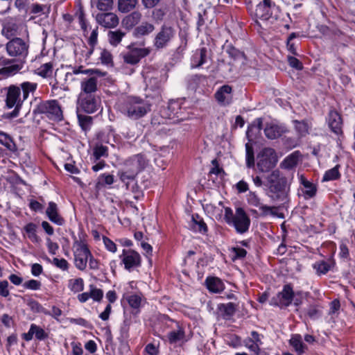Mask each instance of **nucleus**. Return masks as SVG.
<instances>
[{"label": "nucleus", "mask_w": 355, "mask_h": 355, "mask_svg": "<svg viewBox=\"0 0 355 355\" xmlns=\"http://www.w3.org/2000/svg\"><path fill=\"white\" fill-rule=\"evenodd\" d=\"M267 196L274 202L284 205L289 201L290 183L279 171L274 170L266 177Z\"/></svg>", "instance_id": "obj_1"}, {"label": "nucleus", "mask_w": 355, "mask_h": 355, "mask_svg": "<svg viewBox=\"0 0 355 355\" xmlns=\"http://www.w3.org/2000/svg\"><path fill=\"white\" fill-rule=\"evenodd\" d=\"M118 110L132 121L139 120L146 116L150 111L152 104L146 98L129 96L118 103Z\"/></svg>", "instance_id": "obj_2"}, {"label": "nucleus", "mask_w": 355, "mask_h": 355, "mask_svg": "<svg viewBox=\"0 0 355 355\" xmlns=\"http://www.w3.org/2000/svg\"><path fill=\"white\" fill-rule=\"evenodd\" d=\"M34 115L44 114L47 118L55 121L63 119L62 111L55 100L40 101L33 110Z\"/></svg>", "instance_id": "obj_3"}, {"label": "nucleus", "mask_w": 355, "mask_h": 355, "mask_svg": "<svg viewBox=\"0 0 355 355\" xmlns=\"http://www.w3.org/2000/svg\"><path fill=\"white\" fill-rule=\"evenodd\" d=\"M146 83V98L151 97L157 101L161 99L162 75L158 71H146L144 74Z\"/></svg>", "instance_id": "obj_4"}, {"label": "nucleus", "mask_w": 355, "mask_h": 355, "mask_svg": "<svg viewBox=\"0 0 355 355\" xmlns=\"http://www.w3.org/2000/svg\"><path fill=\"white\" fill-rule=\"evenodd\" d=\"M254 16L263 21L275 22L279 16V9L271 0H263L257 5Z\"/></svg>", "instance_id": "obj_5"}, {"label": "nucleus", "mask_w": 355, "mask_h": 355, "mask_svg": "<svg viewBox=\"0 0 355 355\" xmlns=\"http://www.w3.org/2000/svg\"><path fill=\"white\" fill-rule=\"evenodd\" d=\"M6 105L8 108L14 107L10 114L11 116L16 117L18 116L24 101L23 98H21L20 87L15 85H11L6 88Z\"/></svg>", "instance_id": "obj_6"}, {"label": "nucleus", "mask_w": 355, "mask_h": 355, "mask_svg": "<svg viewBox=\"0 0 355 355\" xmlns=\"http://www.w3.org/2000/svg\"><path fill=\"white\" fill-rule=\"evenodd\" d=\"M277 158L274 149L263 148L257 156V166L262 173L268 172L276 166Z\"/></svg>", "instance_id": "obj_7"}, {"label": "nucleus", "mask_w": 355, "mask_h": 355, "mask_svg": "<svg viewBox=\"0 0 355 355\" xmlns=\"http://www.w3.org/2000/svg\"><path fill=\"white\" fill-rule=\"evenodd\" d=\"M73 249L75 266L80 270H84L87 267L91 252L86 245L79 241L74 243Z\"/></svg>", "instance_id": "obj_8"}, {"label": "nucleus", "mask_w": 355, "mask_h": 355, "mask_svg": "<svg viewBox=\"0 0 355 355\" xmlns=\"http://www.w3.org/2000/svg\"><path fill=\"white\" fill-rule=\"evenodd\" d=\"M6 51L10 56L21 60L28 55V44L21 38L15 37L6 44Z\"/></svg>", "instance_id": "obj_9"}, {"label": "nucleus", "mask_w": 355, "mask_h": 355, "mask_svg": "<svg viewBox=\"0 0 355 355\" xmlns=\"http://www.w3.org/2000/svg\"><path fill=\"white\" fill-rule=\"evenodd\" d=\"M175 35V30L171 26L164 24L155 37L153 44L157 49L166 47Z\"/></svg>", "instance_id": "obj_10"}, {"label": "nucleus", "mask_w": 355, "mask_h": 355, "mask_svg": "<svg viewBox=\"0 0 355 355\" xmlns=\"http://www.w3.org/2000/svg\"><path fill=\"white\" fill-rule=\"evenodd\" d=\"M150 53L149 48H131L130 46L129 51L121 53V55L125 63L135 65L139 63L141 59L148 55Z\"/></svg>", "instance_id": "obj_11"}, {"label": "nucleus", "mask_w": 355, "mask_h": 355, "mask_svg": "<svg viewBox=\"0 0 355 355\" xmlns=\"http://www.w3.org/2000/svg\"><path fill=\"white\" fill-rule=\"evenodd\" d=\"M80 108L85 112L92 114L101 109V100L92 94H80L78 100Z\"/></svg>", "instance_id": "obj_12"}, {"label": "nucleus", "mask_w": 355, "mask_h": 355, "mask_svg": "<svg viewBox=\"0 0 355 355\" xmlns=\"http://www.w3.org/2000/svg\"><path fill=\"white\" fill-rule=\"evenodd\" d=\"M250 219L243 208L236 209L235 218L230 225H232L237 233L244 234L248 231Z\"/></svg>", "instance_id": "obj_13"}, {"label": "nucleus", "mask_w": 355, "mask_h": 355, "mask_svg": "<svg viewBox=\"0 0 355 355\" xmlns=\"http://www.w3.org/2000/svg\"><path fill=\"white\" fill-rule=\"evenodd\" d=\"M294 293L290 284L284 286L283 290L270 300V304L277 306H288L293 300Z\"/></svg>", "instance_id": "obj_14"}, {"label": "nucleus", "mask_w": 355, "mask_h": 355, "mask_svg": "<svg viewBox=\"0 0 355 355\" xmlns=\"http://www.w3.org/2000/svg\"><path fill=\"white\" fill-rule=\"evenodd\" d=\"M124 268L128 271H131L133 268L140 266L141 257L140 254L133 250H123L122 254L119 256Z\"/></svg>", "instance_id": "obj_15"}, {"label": "nucleus", "mask_w": 355, "mask_h": 355, "mask_svg": "<svg viewBox=\"0 0 355 355\" xmlns=\"http://www.w3.org/2000/svg\"><path fill=\"white\" fill-rule=\"evenodd\" d=\"M146 164L147 162L145 157L143 155L138 154L125 161V168L137 175L146 167Z\"/></svg>", "instance_id": "obj_16"}, {"label": "nucleus", "mask_w": 355, "mask_h": 355, "mask_svg": "<svg viewBox=\"0 0 355 355\" xmlns=\"http://www.w3.org/2000/svg\"><path fill=\"white\" fill-rule=\"evenodd\" d=\"M263 131L268 139H275L280 137L288 130L284 124L270 122L266 124Z\"/></svg>", "instance_id": "obj_17"}, {"label": "nucleus", "mask_w": 355, "mask_h": 355, "mask_svg": "<svg viewBox=\"0 0 355 355\" xmlns=\"http://www.w3.org/2000/svg\"><path fill=\"white\" fill-rule=\"evenodd\" d=\"M4 64H9L0 69V79L6 78L17 74L24 67V62L18 60L12 63V60H5Z\"/></svg>", "instance_id": "obj_18"}, {"label": "nucleus", "mask_w": 355, "mask_h": 355, "mask_svg": "<svg viewBox=\"0 0 355 355\" xmlns=\"http://www.w3.org/2000/svg\"><path fill=\"white\" fill-rule=\"evenodd\" d=\"M96 21L105 28H114L119 24V18L113 12L98 13L96 17Z\"/></svg>", "instance_id": "obj_19"}, {"label": "nucleus", "mask_w": 355, "mask_h": 355, "mask_svg": "<svg viewBox=\"0 0 355 355\" xmlns=\"http://www.w3.org/2000/svg\"><path fill=\"white\" fill-rule=\"evenodd\" d=\"M328 125L336 135L342 133L343 121L340 115L335 110H330L327 118Z\"/></svg>", "instance_id": "obj_20"}, {"label": "nucleus", "mask_w": 355, "mask_h": 355, "mask_svg": "<svg viewBox=\"0 0 355 355\" xmlns=\"http://www.w3.org/2000/svg\"><path fill=\"white\" fill-rule=\"evenodd\" d=\"M232 87L229 85L220 87L215 93V98L219 104L227 105L231 103L232 100Z\"/></svg>", "instance_id": "obj_21"}, {"label": "nucleus", "mask_w": 355, "mask_h": 355, "mask_svg": "<svg viewBox=\"0 0 355 355\" xmlns=\"http://www.w3.org/2000/svg\"><path fill=\"white\" fill-rule=\"evenodd\" d=\"M226 52L233 60L232 64L237 67H241L245 64L247 59L243 52L232 46H227Z\"/></svg>", "instance_id": "obj_22"}, {"label": "nucleus", "mask_w": 355, "mask_h": 355, "mask_svg": "<svg viewBox=\"0 0 355 355\" xmlns=\"http://www.w3.org/2000/svg\"><path fill=\"white\" fill-rule=\"evenodd\" d=\"M46 214L52 223L58 225H62L64 223V218L58 214V208L55 202H50L49 203Z\"/></svg>", "instance_id": "obj_23"}, {"label": "nucleus", "mask_w": 355, "mask_h": 355, "mask_svg": "<svg viewBox=\"0 0 355 355\" xmlns=\"http://www.w3.org/2000/svg\"><path fill=\"white\" fill-rule=\"evenodd\" d=\"M300 182L304 188L303 193L305 199L312 198L316 195V185L306 180L303 175H300Z\"/></svg>", "instance_id": "obj_24"}, {"label": "nucleus", "mask_w": 355, "mask_h": 355, "mask_svg": "<svg viewBox=\"0 0 355 355\" xmlns=\"http://www.w3.org/2000/svg\"><path fill=\"white\" fill-rule=\"evenodd\" d=\"M155 28L153 24L144 21L134 28L132 35L135 37L139 38L150 35L155 31Z\"/></svg>", "instance_id": "obj_25"}, {"label": "nucleus", "mask_w": 355, "mask_h": 355, "mask_svg": "<svg viewBox=\"0 0 355 355\" xmlns=\"http://www.w3.org/2000/svg\"><path fill=\"white\" fill-rule=\"evenodd\" d=\"M141 17L142 15L141 12L139 11H134L123 19L122 25L128 30L132 29L139 23Z\"/></svg>", "instance_id": "obj_26"}, {"label": "nucleus", "mask_w": 355, "mask_h": 355, "mask_svg": "<svg viewBox=\"0 0 355 355\" xmlns=\"http://www.w3.org/2000/svg\"><path fill=\"white\" fill-rule=\"evenodd\" d=\"M302 155L300 151L296 150L288 155L280 164V166L284 169H291L295 167L300 158Z\"/></svg>", "instance_id": "obj_27"}, {"label": "nucleus", "mask_w": 355, "mask_h": 355, "mask_svg": "<svg viewBox=\"0 0 355 355\" xmlns=\"http://www.w3.org/2000/svg\"><path fill=\"white\" fill-rule=\"evenodd\" d=\"M289 343L297 355L303 354L306 349V345L303 343L300 334L293 335L289 340Z\"/></svg>", "instance_id": "obj_28"}, {"label": "nucleus", "mask_w": 355, "mask_h": 355, "mask_svg": "<svg viewBox=\"0 0 355 355\" xmlns=\"http://www.w3.org/2000/svg\"><path fill=\"white\" fill-rule=\"evenodd\" d=\"M261 344L259 334H252V338H248L244 340L245 346L255 355L259 354V345Z\"/></svg>", "instance_id": "obj_29"}, {"label": "nucleus", "mask_w": 355, "mask_h": 355, "mask_svg": "<svg viewBox=\"0 0 355 355\" xmlns=\"http://www.w3.org/2000/svg\"><path fill=\"white\" fill-rule=\"evenodd\" d=\"M207 61V49L202 48L196 50L191 58V65L193 67H199Z\"/></svg>", "instance_id": "obj_30"}, {"label": "nucleus", "mask_w": 355, "mask_h": 355, "mask_svg": "<svg viewBox=\"0 0 355 355\" xmlns=\"http://www.w3.org/2000/svg\"><path fill=\"white\" fill-rule=\"evenodd\" d=\"M81 89L85 93V95L91 94L97 90V78L91 77L83 80L80 84Z\"/></svg>", "instance_id": "obj_31"}, {"label": "nucleus", "mask_w": 355, "mask_h": 355, "mask_svg": "<svg viewBox=\"0 0 355 355\" xmlns=\"http://www.w3.org/2000/svg\"><path fill=\"white\" fill-rule=\"evenodd\" d=\"M37 83L35 82L24 81L19 85L20 92H22V97L26 101L30 94H33L37 89Z\"/></svg>", "instance_id": "obj_32"}, {"label": "nucleus", "mask_w": 355, "mask_h": 355, "mask_svg": "<svg viewBox=\"0 0 355 355\" xmlns=\"http://www.w3.org/2000/svg\"><path fill=\"white\" fill-rule=\"evenodd\" d=\"M206 284L209 291L212 293H220L224 289L223 282L218 277H207Z\"/></svg>", "instance_id": "obj_33"}, {"label": "nucleus", "mask_w": 355, "mask_h": 355, "mask_svg": "<svg viewBox=\"0 0 355 355\" xmlns=\"http://www.w3.org/2000/svg\"><path fill=\"white\" fill-rule=\"evenodd\" d=\"M118 175L122 182L125 184L126 188H129L132 182L135 181L137 175L130 171L124 168L118 172Z\"/></svg>", "instance_id": "obj_34"}, {"label": "nucleus", "mask_w": 355, "mask_h": 355, "mask_svg": "<svg viewBox=\"0 0 355 355\" xmlns=\"http://www.w3.org/2000/svg\"><path fill=\"white\" fill-rule=\"evenodd\" d=\"M191 227L196 232L205 234L207 232V227L205 223L198 215H193L191 220Z\"/></svg>", "instance_id": "obj_35"}, {"label": "nucleus", "mask_w": 355, "mask_h": 355, "mask_svg": "<svg viewBox=\"0 0 355 355\" xmlns=\"http://www.w3.org/2000/svg\"><path fill=\"white\" fill-rule=\"evenodd\" d=\"M219 311L224 318L228 319L236 311V305L232 302L227 304H220L218 306Z\"/></svg>", "instance_id": "obj_36"}, {"label": "nucleus", "mask_w": 355, "mask_h": 355, "mask_svg": "<svg viewBox=\"0 0 355 355\" xmlns=\"http://www.w3.org/2000/svg\"><path fill=\"white\" fill-rule=\"evenodd\" d=\"M125 35V33L121 30L110 31L108 32V40L111 45L117 46L122 40V38Z\"/></svg>", "instance_id": "obj_37"}, {"label": "nucleus", "mask_w": 355, "mask_h": 355, "mask_svg": "<svg viewBox=\"0 0 355 355\" xmlns=\"http://www.w3.org/2000/svg\"><path fill=\"white\" fill-rule=\"evenodd\" d=\"M24 230L28 234V237L33 241V243H38L41 241V239L37 235V225L33 223H28L24 227Z\"/></svg>", "instance_id": "obj_38"}, {"label": "nucleus", "mask_w": 355, "mask_h": 355, "mask_svg": "<svg viewBox=\"0 0 355 355\" xmlns=\"http://www.w3.org/2000/svg\"><path fill=\"white\" fill-rule=\"evenodd\" d=\"M0 144L11 151L17 150L16 145L12 139L8 134L0 131Z\"/></svg>", "instance_id": "obj_39"}, {"label": "nucleus", "mask_w": 355, "mask_h": 355, "mask_svg": "<svg viewBox=\"0 0 355 355\" xmlns=\"http://www.w3.org/2000/svg\"><path fill=\"white\" fill-rule=\"evenodd\" d=\"M137 1V0H119V10L121 12H128L135 8Z\"/></svg>", "instance_id": "obj_40"}, {"label": "nucleus", "mask_w": 355, "mask_h": 355, "mask_svg": "<svg viewBox=\"0 0 355 355\" xmlns=\"http://www.w3.org/2000/svg\"><path fill=\"white\" fill-rule=\"evenodd\" d=\"M92 4L101 11H109L113 6V0H92Z\"/></svg>", "instance_id": "obj_41"}, {"label": "nucleus", "mask_w": 355, "mask_h": 355, "mask_svg": "<svg viewBox=\"0 0 355 355\" xmlns=\"http://www.w3.org/2000/svg\"><path fill=\"white\" fill-rule=\"evenodd\" d=\"M107 156H108L107 148L106 146H104L100 144V145H96L94 148L92 157H93L94 162H96L97 161H98L101 159V157H107Z\"/></svg>", "instance_id": "obj_42"}, {"label": "nucleus", "mask_w": 355, "mask_h": 355, "mask_svg": "<svg viewBox=\"0 0 355 355\" xmlns=\"http://www.w3.org/2000/svg\"><path fill=\"white\" fill-rule=\"evenodd\" d=\"M78 119L83 130L87 131L90 129L92 124V117L78 113Z\"/></svg>", "instance_id": "obj_43"}, {"label": "nucleus", "mask_w": 355, "mask_h": 355, "mask_svg": "<svg viewBox=\"0 0 355 355\" xmlns=\"http://www.w3.org/2000/svg\"><path fill=\"white\" fill-rule=\"evenodd\" d=\"M68 286L74 293L80 292L84 289V281L82 278L70 279Z\"/></svg>", "instance_id": "obj_44"}, {"label": "nucleus", "mask_w": 355, "mask_h": 355, "mask_svg": "<svg viewBox=\"0 0 355 355\" xmlns=\"http://www.w3.org/2000/svg\"><path fill=\"white\" fill-rule=\"evenodd\" d=\"M259 208L261 210V216H266L270 215L272 216L283 217L282 214L279 215L277 214V207L268 206V205H263L262 203Z\"/></svg>", "instance_id": "obj_45"}, {"label": "nucleus", "mask_w": 355, "mask_h": 355, "mask_svg": "<svg viewBox=\"0 0 355 355\" xmlns=\"http://www.w3.org/2000/svg\"><path fill=\"white\" fill-rule=\"evenodd\" d=\"M313 268L319 275L326 274L330 270V264L324 261H317L313 264Z\"/></svg>", "instance_id": "obj_46"}, {"label": "nucleus", "mask_w": 355, "mask_h": 355, "mask_svg": "<svg viewBox=\"0 0 355 355\" xmlns=\"http://www.w3.org/2000/svg\"><path fill=\"white\" fill-rule=\"evenodd\" d=\"M53 72V63L47 62L43 64L37 69V73L42 78H47L51 76Z\"/></svg>", "instance_id": "obj_47"}, {"label": "nucleus", "mask_w": 355, "mask_h": 355, "mask_svg": "<svg viewBox=\"0 0 355 355\" xmlns=\"http://www.w3.org/2000/svg\"><path fill=\"white\" fill-rule=\"evenodd\" d=\"M127 300L129 305L135 309H138L141 306H143L146 303V300L144 299H141V297L138 295H130Z\"/></svg>", "instance_id": "obj_48"}, {"label": "nucleus", "mask_w": 355, "mask_h": 355, "mask_svg": "<svg viewBox=\"0 0 355 355\" xmlns=\"http://www.w3.org/2000/svg\"><path fill=\"white\" fill-rule=\"evenodd\" d=\"M340 176V174L338 171V166H336L325 172V173L323 176V178H322V181L327 182V181L334 180L339 178Z\"/></svg>", "instance_id": "obj_49"}, {"label": "nucleus", "mask_w": 355, "mask_h": 355, "mask_svg": "<svg viewBox=\"0 0 355 355\" xmlns=\"http://www.w3.org/2000/svg\"><path fill=\"white\" fill-rule=\"evenodd\" d=\"M295 129L297 131L298 134L301 137L306 136L309 134V130L310 128V125L305 121H295Z\"/></svg>", "instance_id": "obj_50"}, {"label": "nucleus", "mask_w": 355, "mask_h": 355, "mask_svg": "<svg viewBox=\"0 0 355 355\" xmlns=\"http://www.w3.org/2000/svg\"><path fill=\"white\" fill-rule=\"evenodd\" d=\"M185 334H168V340L169 343L174 346L182 345L187 339L184 338Z\"/></svg>", "instance_id": "obj_51"}, {"label": "nucleus", "mask_w": 355, "mask_h": 355, "mask_svg": "<svg viewBox=\"0 0 355 355\" xmlns=\"http://www.w3.org/2000/svg\"><path fill=\"white\" fill-rule=\"evenodd\" d=\"M89 294L90 297L95 302H101L103 297V291L94 285L89 286Z\"/></svg>", "instance_id": "obj_52"}, {"label": "nucleus", "mask_w": 355, "mask_h": 355, "mask_svg": "<svg viewBox=\"0 0 355 355\" xmlns=\"http://www.w3.org/2000/svg\"><path fill=\"white\" fill-rule=\"evenodd\" d=\"M17 32L16 25L15 24H6L3 26L1 31L2 34L8 39L13 37Z\"/></svg>", "instance_id": "obj_53"}, {"label": "nucleus", "mask_w": 355, "mask_h": 355, "mask_svg": "<svg viewBox=\"0 0 355 355\" xmlns=\"http://www.w3.org/2000/svg\"><path fill=\"white\" fill-rule=\"evenodd\" d=\"M246 151V166L252 168L254 165V151L252 147L249 144H245Z\"/></svg>", "instance_id": "obj_54"}, {"label": "nucleus", "mask_w": 355, "mask_h": 355, "mask_svg": "<svg viewBox=\"0 0 355 355\" xmlns=\"http://www.w3.org/2000/svg\"><path fill=\"white\" fill-rule=\"evenodd\" d=\"M165 324L166 328L171 329L168 333H184V331L180 328L179 323L176 321L167 319Z\"/></svg>", "instance_id": "obj_55"}, {"label": "nucleus", "mask_w": 355, "mask_h": 355, "mask_svg": "<svg viewBox=\"0 0 355 355\" xmlns=\"http://www.w3.org/2000/svg\"><path fill=\"white\" fill-rule=\"evenodd\" d=\"M247 200L250 205L256 207H259L262 204L258 196L254 192L252 191L248 193L247 196Z\"/></svg>", "instance_id": "obj_56"}, {"label": "nucleus", "mask_w": 355, "mask_h": 355, "mask_svg": "<svg viewBox=\"0 0 355 355\" xmlns=\"http://www.w3.org/2000/svg\"><path fill=\"white\" fill-rule=\"evenodd\" d=\"M51 263L63 271L67 270L69 268V263L63 258L58 259L55 257L53 259Z\"/></svg>", "instance_id": "obj_57"}, {"label": "nucleus", "mask_w": 355, "mask_h": 355, "mask_svg": "<svg viewBox=\"0 0 355 355\" xmlns=\"http://www.w3.org/2000/svg\"><path fill=\"white\" fill-rule=\"evenodd\" d=\"M227 338L225 339L229 345L236 348L241 345V339L236 334H226Z\"/></svg>", "instance_id": "obj_58"}, {"label": "nucleus", "mask_w": 355, "mask_h": 355, "mask_svg": "<svg viewBox=\"0 0 355 355\" xmlns=\"http://www.w3.org/2000/svg\"><path fill=\"white\" fill-rule=\"evenodd\" d=\"M24 288L33 291L39 290L41 287L40 282L35 279L26 281L23 284Z\"/></svg>", "instance_id": "obj_59"}, {"label": "nucleus", "mask_w": 355, "mask_h": 355, "mask_svg": "<svg viewBox=\"0 0 355 355\" xmlns=\"http://www.w3.org/2000/svg\"><path fill=\"white\" fill-rule=\"evenodd\" d=\"M126 189L132 192V193L134 194V198L135 199H139L142 196V191L138 186L136 180L132 182L129 188Z\"/></svg>", "instance_id": "obj_60"}, {"label": "nucleus", "mask_w": 355, "mask_h": 355, "mask_svg": "<svg viewBox=\"0 0 355 355\" xmlns=\"http://www.w3.org/2000/svg\"><path fill=\"white\" fill-rule=\"evenodd\" d=\"M101 61L103 64H109L112 62V56L110 51L103 49L101 52L100 55Z\"/></svg>", "instance_id": "obj_61"}, {"label": "nucleus", "mask_w": 355, "mask_h": 355, "mask_svg": "<svg viewBox=\"0 0 355 355\" xmlns=\"http://www.w3.org/2000/svg\"><path fill=\"white\" fill-rule=\"evenodd\" d=\"M103 243L105 246V248L111 252H116L117 250V248L116 244L109 238L104 236L103 238Z\"/></svg>", "instance_id": "obj_62"}, {"label": "nucleus", "mask_w": 355, "mask_h": 355, "mask_svg": "<svg viewBox=\"0 0 355 355\" xmlns=\"http://www.w3.org/2000/svg\"><path fill=\"white\" fill-rule=\"evenodd\" d=\"M287 59H288V64L291 67H293L297 70L302 69V68H303L302 64L298 59H297L296 58L293 57V56H288Z\"/></svg>", "instance_id": "obj_63"}, {"label": "nucleus", "mask_w": 355, "mask_h": 355, "mask_svg": "<svg viewBox=\"0 0 355 355\" xmlns=\"http://www.w3.org/2000/svg\"><path fill=\"white\" fill-rule=\"evenodd\" d=\"M104 182L105 184L110 185L114 182V176L110 174H101L98 177V183Z\"/></svg>", "instance_id": "obj_64"}]
</instances>
